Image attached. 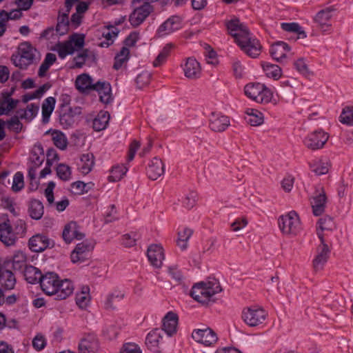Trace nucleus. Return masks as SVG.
Returning <instances> with one entry per match:
<instances>
[{"instance_id":"f257e3e1","label":"nucleus","mask_w":353,"mask_h":353,"mask_svg":"<svg viewBox=\"0 0 353 353\" xmlns=\"http://www.w3.org/2000/svg\"><path fill=\"white\" fill-rule=\"evenodd\" d=\"M42 290L48 295H55L57 299H65L74 290L72 282L68 279L60 281L57 274L48 272L40 282Z\"/></svg>"},{"instance_id":"f03ea898","label":"nucleus","mask_w":353,"mask_h":353,"mask_svg":"<svg viewBox=\"0 0 353 353\" xmlns=\"http://www.w3.org/2000/svg\"><path fill=\"white\" fill-rule=\"evenodd\" d=\"M222 290L219 280L214 276L203 277L200 281V307H212L217 301L216 295Z\"/></svg>"},{"instance_id":"7ed1b4c3","label":"nucleus","mask_w":353,"mask_h":353,"mask_svg":"<svg viewBox=\"0 0 353 353\" xmlns=\"http://www.w3.org/2000/svg\"><path fill=\"white\" fill-rule=\"evenodd\" d=\"M278 224L282 234L288 237L297 236L301 230L299 215L294 210L279 216Z\"/></svg>"},{"instance_id":"20e7f679","label":"nucleus","mask_w":353,"mask_h":353,"mask_svg":"<svg viewBox=\"0 0 353 353\" xmlns=\"http://www.w3.org/2000/svg\"><path fill=\"white\" fill-rule=\"evenodd\" d=\"M245 94L257 103L266 104L272 101L273 92L264 84L251 83L245 86Z\"/></svg>"},{"instance_id":"39448f33","label":"nucleus","mask_w":353,"mask_h":353,"mask_svg":"<svg viewBox=\"0 0 353 353\" xmlns=\"http://www.w3.org/2000/svg\"><path fill=\"white\" fill-rule=\"evenodd\" d=\"M36 50L28 42L21 43L17 52L12 54L11 60L13 64L21 69L30 65L34 59Z\"/></svg>"},{"instance_id":"423d86ee","label":"nucleus","mask_w":353,"mask_h":353,"mask_svg":"<svg viewBox=\"0 0 353 353\" xmlns=\"http://www.w3.org/2000/svg\"><path fill=\"white\" fill-rule=\"evenodd\" d=\"M267 316L266 311L256 305L245 307L241 312L243 321L250 327H256L263 324Z\"/></svg>"},{"instance_id":"0eeeda50","label":"nucleus","mask_w":353,"mask_h":353,"mask_svg":"<svg viewBox=\"0 0 353 353\" xmlns=\"http://www.w3.org/2000/svg\"><path fill=\"white\" fill-rule=\"evenodd\" d=\"M83 44L84 36L80 34H74L68 41L57 44L56 48L59 56L63 59L68 54H72L74 50L82 48Z\"/></svg>"},{"instance_id":"6e6552de","label":"nucleus","mask_w":353,"mask_h":353,"mask_svg":"<svg viewBox=\"0 0 353 353\" xmlns=\"http://www.w3.org/2000/svg\"><path fill=\"white\" fill-rule=\"evenodd\" d=\"M81 114V108L80 107H70L63 104L60 108L59 123L63 128H68L74 123L75 117Z\"/></svg>"},{"instance_id":"1a4fd4ad","label":"nucleus","mask_w":353,"mask_h":353,"mask_svg":"<svg viewBox=\"0 0 353 353\" xmlns=\"http://www.w3.org/2000/svg\"><path fill=\"white\" fill-rule=\"evenodd\" d=\"M241 49L249 57L256 58L261 52L262 46L256 39L250 37V34L236 43Z\"/></svg>"},{"instance_id":"9d476101","label":"nucleus","mask_w":353,"mask_h":353,"mask_svg":"<svg viewBox=\"0 0 353 353\" xmlns=\"http://www.w3.org/2000/svg\"><path fill=\"white\" fill-rule=\"evenodd\" d=\"M208 122L210 129L214 132H223L230 125L229 117L221 112H212Z\"/></svg>"},{"instance_id":"9b49d317","label":"nucleus","mask_w":353,"mask_h":353,"mask_svg":"<svg viewBox=\"0 0 353 353\" xmlns=\"http://www.w3.org/2000/svg\"><path fill=\"white\" fill-rule=\"evenodd\" d=\"M320 244L316 249V255L313 260V268L316 272L323 270L325 264L327 263L330 250L326 244L324 238L319 233Z\"/></svg>"},{"instance_id":"f8f14e48","label":"nucleus","mask_w":353,"mask_h":353,"mask_svg":"<svg viewBox=\"0 0 353 353\" xmlns=\"http://www.w3.org/2000/svg\"><path fill=\"white\" fill-rule=\"evenodd\" d=\"M334 9L326 8L319 11L314 17V22L319 30L323 32H330L332 30L331 19L333 16Z\"/></svg>"},{"instance_id":"ddd939ff","label":"nucleus","mask_w":353,"mask_h":353,"mask_svg":"<svg viewBox=\"0 0 353 353\" xmlns=\"http://www.w3.org/2000/svg\"><path fill=\"white\" fill-rule=\"evenodd\" d=\"M328 138L329 136L327 133L319 130L308 134L303 142L308 149L315 150L322 148L327 141Z\"/></svg>"},{"instance_id":"4468645a","label":"nucleus","mask_w":353,"mask_h":353,"mask_svg":"<svg viewBox=\"0 0 353 353\" xmlns=\"http://www.w3.org/2000/svg\"><path fill=\"white\" fill-rule=\"evenodd\" d=\"M139 3H137L134 6V10L130 16V21L133 26H139L150 14L152 6L147 2L138 6Z\"/></svg>"},{"instance_id":"2eb2a0df","label":"nucleus","mask_w":353,"mask_h":353,"mask_svg":"<svg viewBox=\"0 0 353 353\" xmlns=\"http://www.w3.org/2000/svg\"><path fill=\"white\" fill-rule=\"evenodd\" d=\"M147 257L153 268L160 269L165 259L163 247L159 244L150 245L147 250Z\"/></svg>"},{"instance_id":"dca6fc26","label":"nucleus","mask_w":353,"mask_h":353,"mask_svg":"<svg viewBox=\"0 0 353 353\" xmlns=\"http://www.w3.org/2000/svg\"><path fill=\"white\" fill-rule=\"evenodd\" d=\"M92 248V245L88 240L78 243L71 253L70 258L72 262L80 263L87 261Z\"/></svg>"},{"instance_id":"f3484780","label":"nucleus","mask_w":353,"mask_h":353,"mask_svg":"<svg viewBox=\"0 0 353 353\" xmlns=\"http://www.w3.org/2000/svg\"><path fill=\"white\" fill-rule=\"evenodd\" d=\"M79 353H99V342L96 336L88 334L83 337L78 345Z\"/></svg>"},{"instance_id":"a211bd4d","label":"nucleus","mask_w":353,"mask_h":353,"mask_svg":"<svg viewBox=\"0 0 353 353\" xmlns=\"http://www.w3.org/2000/svg\"><path fill=\"white\" fill-rule=\"evenodd\" d=\"M179 323L178 314L174 312H168L162 320V331L168 336H172L177 332Z\"/></svg>"},{"instance_id":"6ab92c4d","label":"nucleus","mask_w":353,"mask_h":353,"mask_svg":"<svg viewBox=\"0 0 353 353\" xmlns=\"http://www.w3.org/2000/svg\"><path fill=\"white\" fill-rule=\"evenodd\" d=\"M226 26L229 33L234 38L236 43L238 42V40L243 39L250 33L248 28L240 23L238 19L229 21L226 23Z\"/></svg>"},{"instance_id":"aec40b11","label":"nucleus","mask_w":353,"mask_h":353,"mask_svg":"<svg viewBox=\"0 0 353 353\" xmlns=\"http://www.w3.org/2000/svg\"><path fill=\"white\" fill-rule=\"evenodd\" d=\"M62 235L64 241L68 243H70L74 239L81 240L85 236L79 226L74 221L70 222L65 226Z\"/></svg>"},{"instance_id":"412c9836","label":"nucleus","mask_w":353,"mask_h":353,"mask_svg":"<svg viewBox=\"0 0 353 353\" xmlns=\"http://www.w3.org/2000/svg\"><path fill=\"white\" fill-rule=\"evenodd\" d=\"M218 341L215 332L206 325H200V345L214 346Z\"/></svg>"},{"instance_id":"4be33fe9","label":"nucleus","mask_w":353,"mask_h":353,"mask_svg":"<svg viewBox=\"0 0 353 353\" xmlns=\"http://www.w3.org/2000/svg\"><path fill=\"white\" fill-rule=\"evenodd\" d=\"M290 50V46L283 41H277L271 45L270 54L278 62H282L287 58V52Z\"/></svg>"},{"instance_id":"5701e85b","label":"nucleus","mask_w":353,"mask_h":353,"mask_svg":"<svg viewBox=\"0 0 353 353\" xmlns=\"http://www.w3.org/2000/svg\"><path fill=\"white\" fill-rule=\"evenodd\" d=\"M17 239L16 234L13 232L9 220H6L0 224V240L7 246L12 245Z\"/></svg>"},{"instance_id":"b1692460","label":"nucleus","mask_w":353,"mask_h":353,"mask_svg":"<svg viewBox=\"0 0 353 353\" xmlns=\"http://www.w3.org/2000/svg\"><path fill=\"white\" fill-rule=\"evenodd\" d=\"M54 187L55 183L53 181L49 182L47 188L45 190V196L50 205H54L57 210H58L59 212H61L63 211L69 205V201L68 199H63L60 201L54 203L53 194V190Z\"/></svg>"},{"instance_id":"393cba45","label":"nucleus","mask_w":353,"mask_h":353,"mask_svg":"<svg viewBox=\"0 0 353 353\" xmlns=\"http://www.w3.org/2000/svg\"><path fill=\"white\" fill-rule=\"evenodd\" d=\"M181 19L176 16H172L162 23L158 29L160 36L168 34L180 28Z\"/></svg>"},{"instance_id":"a878e982","label":"nucleus","mask_w":353,"mask_h":353,"mask_svg":"<svg viewBox=\"0 0 353 353\" xmlns=\"http://www.w3.org/2000/svg\"><path fill=\"white\" fill-rule=\"evenodd\" d=\"M326 199L325 192L323 188L313 196L311 204L315 216H319L324 212Z\"/></svg>"},{"instance_id":"bb28decb","label":"nucleus","mask_w":353,"mask_h":353,"mask_svg":"<svg viewBox=\"0 0 353 353\" xmlns=\"http://www.w3.org/2000/svg\"><path fill=\"white\" fill-rule=\"evenodd\" d=\"M68 14L69 13L63 11V9H61L59 12L56 32L59 35L65 34L71 28Z\"/></svg>"},{"instance_id":"cd10ccee","label":"nucleus","mask_w":353,"mask_h":353,"mask_svg":"<svg viewBox=\"0 0 353 353\" xmlns=\"http://www.w3.org/2000/svg\"><path fill=\"white\" fill-rule=\"evenodd\" d=\"M164 164L162 161L157 157H154L149 164L148 170L149 178L156 180L164 174Z\"/></svg>"},{"instance_id":"c85d7f7f","label":"nucleus","mask_w":353,"mask_h":353,"mask_svg":"<svg viewBox=\"0 0 353 353\" xmlns=\"http://www.w3.org/2000/svg\"><path fill=\"white\" fill-rule=\"evenodd\" d=\"M182 68L186 78L189 79H196L197 78L199 62L196 59L192 57L188 58Z\"/></svg>"},{"instance_id":"c756f323","label":"nucleus","mask_w":353,"mask_h":353,"mask_svg":"<svg viewBox=\"0 0 353 353\" xmlns=\"http://www.w3.org/2000/svg\"><path fill=\"white\" fill-rule=\"evenodd\" d=\"M48 245V239L43 235H34L29 240V247L32 251L35 252L43 251Z\"/></svg>"},{"instance_id":"7c9ffc66","label":"nucleus","mask_w":353,"mask_h":353,"mask_svg":"<svg viewBox=\"0 0 353 353\" xmlns=\"http://www.w3.org/2000/svg\"><path fill=\"white\" fill-rule=\"evenodd\" d=\"M336 228L333 219L329 216H325L319 219L316 226V232L319 238V233L324 238L325 232H332Z\"/></svg>"},{"instance_id":"2f4dec72","label":"nucleus","mask_w":353,"mask_h":353,"mask_svg":"<svg viewBox=\"0 0 353 353\" xmlns=\"http://www.w3.org/2000/svg\"><path fill=\"white\" fill-rule=\"evenodd\" d=\"M93 90H96L99 92L101 102L104 103H108L111 101V88L109 83L98 81L94 83Z\"/></svg>"},{"instance_id":"473e14b6","label":"nucleus","mask_w":353,"mask_h":353,"mask_svg":"<svg viewBox=\"0 0 353 353\" xmlns=\"http://www.w3.org/2000/svg\"><path fill=\"white\" fill-rule=\"evenodd\" d=\"M163 331L154 329L149 332L146 336L145 344L150 350H154L159 347L160 341L163 339Z\"/></svg>"},{"instance_id":"72a5a7b5","label":"nucleus","mask_w":353,"mask_h":353,"mask_svg":"<svg viewBox=\"0 0 353 353\" xmlns=\"http://www.w3.org/2000/svg\"><path fill=\"white\" fill-rule=\"evenodd\" d=\"M193 234V230L189 228H185L177 232L176 245L181 251H185L188 248V241Z\"/></svg>"},{"instance_id":"f704fd0d","label":"nucleus","mask_w":353,"mask_h":353,"mask_svg":"<svg viewBox=\"0 0 353 353\" xmlns=\"http://www.w3.org/2000/svg\"><path fill=\"white\" fill-rule=\"evenodd\" d=\"M18 103L19 101L12 99L9 93H3L0 101V114H8L17 107Z\"/></svg>"},{"instance_id":"c9c22d12","label":"nucleus","mask_w":353,"mask_h":353,"mask_svg":"<svg viewBox=\"0 0 353 353\" xmlns=\"http://www.w3.org/2000/svg\"><path fill=\"white\" fill-rule=\"evenodd\" d=\"M75 85L80 92L94 90V83L88 74H82L77 77Z\"/></svg>"},{"instance_id":"e433bc0d","label":"nucleus","mask_w":353,"mask_h":353,"mask_svg":"<svg viewBox=\"0 0 353 353\" xmlns=\"http://www.w3.org/2000/svg\"><path fill=\"white\" fill-rule=\"evenodd\" d=\"M246 121L252 126H259L263 123L264 117L262 112L256 109L248 108L245 111Z\"/></svg>"},{"instance_id":"4c0bfd02","label":"nucleus","mask_w":353,"mask_h":353,"mask_svg":"<svg viewBox=\"0 0 353 353\" xmlns=\"http://www.w3.org/2000/svg\"><path fill=\"white\" fill-rule=\"evenodd\" d=\"M23 275L26 280L32 284L37 282L40 283L43 276L38 268L32 265H26Z\"/></svg>"},{"instance_id":"58836bf2","label":"nucleus","mask_w":353,"mask_h":353,"mask_svg":"<svg viewBox=\"0 0 353 353\" xmlns=\"http://www.w3.org/2000/svg\"><path fill=\"white\" fill-rule=\"evenodd\" d=\"M0 282L6 289L12 290L15 285L16 279L11 271L1 268L0 270Z\"/></svg>"},{"instance_id":"ea45409f","label":"nucleus","mask_w":353,"mask_h":353,"mask_svg":"<svg viewBox=\"0 0 353 353\" xmlns=\"http://www.w3.org/2000/svg\"><path fill=\"white\" fill-rule=\"evenodd\" d=\"M110 116L108 112L101 111L94 119L92 125L96 131H101L107 127Z\"/></svg>"},{"instance_id":"a19ab883","label":"nucleus","mask_w":353,"mask_h":353,"mask_svg":"<svg viewBox=\"0 0 353 353\" xmlns=\"http://www.w3.org/2000/svg\"><path fill=\"white\" fill-rule=\"evenodd\" d=\"M30 216L36 220L40 219L43 214V203L37 199H32L29 205Z\"/></svg>"},{"instance_id":"79ce46f5","label":"nucleus","mask_w":353,"mask_h":353,"mask_svg":"<svg viewBox=\"0 0 353 353\" xmlns=\"http://www.w3.org/2000/svg\"><path fill=\"white\" fill-rule=\"evenodd\" d=\"M56 100L54 97H48L42 104V117H43V122L48 123L52 114L54 105H55Z\"/></svg>"},{"instance_id":"37998d69","label":"nucleus","mask_w":353,"mask_h":353,"mask_svg":"<svg viewBox=\"0 0 353 353\" xmlns=\"http://www.w3.org/2000/svg\"><path fill=\"white\" fill-rule=\"evenodd\" d=\"M90 301L88 287H83L81 291L76 295V303L81 309H85Z\"/></svg>"},{"instance_id":"c03bdc74","label":"nucleus","mask_w":353,"mask_h":353,"mask_svg":"<svg viewBox=\"0 0 353 353\" xmlns=\"http://www.w3.org/2000/svg\"><path fill=\"white\" fill-rule=\"evenodd\" d=\"M263 69L268 77L279 79L282 74L281 68L275 64L264 63L262 64Z\"/></svg>"},{"instance_id":"a18cd8bd","label":"nucleus","mask_w":353,"mask_h":353,"mask_svg":"<svg viewBox=\"0 0 353 353\" xmlns=\"http://www.w3.org/2000/svg\"><path fill=\"white\" fill-rule=\"evenodd\" d=\"M81 170L84 174L89 173L94 165V156L92 154H83L81 157Z\"/></svg>"},{"instance_id":"49530a36","label":"nucleus","mask_w":353,"mask_h":353,"mask_svg":"<svg viewBox=\"0 0 353 353\" xmlns=\"http://www.w3.org/2000/svg\"><path fill=\"white\" fill-rule=\"evenodd\" d=\"M39 105L30 104L27 106L26 110H19L17 114L21 119H25L28 121L32 120L37 114Z\"/></svg>"},{"instance_id":"de8ad7c7","label":"nucleus","mask_w":353,"mask_h":353,"mask_svg":"<svg viewBox=\"0 0 353 353\" xmlns=\"http://www.w3.org/2000/svg\"><path fill=\"white\" fill-rule=\"evenodd\" d=\"M21 16L20 10H14L10 12H6L5 10L0 11V25L6 26V23L10 19H17Z\"/></svg>"},{"instance_id":"09e8293b","label":"nucleus","mask_w":353,"mask_h":353,"mask_svg":"<svg viewBox=\"0 0 353 353\" xmlns=\"http://www.w3.org/2000/svg\"><path fill=\"white\" fill-rule=\"evenodd\" d=\"M330 163L328 161H319L311 165L312 170L316 175H323L328 172Z\"/></svg>"},{"instance_id":"8fccbe9b","label":"nucleus","mask_w":353,"mask_h":353,"mask_svg":"<svg viewBox=\"0 0 353 353\" xmlns=\"http://www.w3.org/2000/svg\"><path fill=\"white\" fill-rule=\"evenodd\" d=\"M52 139L54 144L61 150H65L68 141L65 134L60 131H54L52 133Z\"/></svg>"},{"instance_id":"3c124183","label":"nucleus","mask_w":353,"mask_h":353,"mask_svg":"<svg viewBox=\"0 0 353 353\" xmlns=\"http://www.w3.org/2000/svg\"><path fill=\"white\" fill-rule=\"evenodd\" d=\"M204 57L208 64L216 65L218 64L217 54L216 52L207 43L203 46Z\"/></svg>"},{"instance_id":"603ef678","label":"nucleus","mask_w":353,"mask_h":353,"mask_svg":"<svg viewBox=\"0 0 353 353\" xmlns=\"http://www.w3.org/2000/svg\"><path fill=\"white\" fill-rule=\"evenodd\" d=\"M173 48V45L172 43L167 44L160 52L159 55L153 61L154 67H159L166 60L168 56L170 54V50Z\"/></svg>"},{"instance_id":"864d4df0","label":"nucleus","mask_w":353,"mask_h":353,"mask_svg":"<svg viewBox=\"0 0 353 353\" xmlns=\"http://www.w3.org/2000/svg\"><path fill=\"white\" fill-rule=\"evenodd\" d=\"M130 51L127 47H123L120 52L115 57V62L113 68L119 70L121 65L128 60Z\"/></svg>"},{"instance_id":"5fc2aeb1","label":"nucleus","mask_w":353,"mask_h":353,"mask_svg":"<svg viewBox=\"0 0 353 353\" xmlns=\"http://www.w3.org/2000/svg\"><path fill=\"white\" fill-rule=\"evenodd\" d=\"M90 58H92L94 61L95 59L94 54L90 52L88 50H84L82 52L74 58V61L75 63L74 67L81 68L85 63L86 59Z\"/></svg>"},{"instance_id":"6e6d98bb","label":"nucleus","mask_w":353,"mask_h":353,"mask_svg":"<svg viewBox=\"0 0 353 353\" xmlns=\"http://www.w3.org/2000/svg\"><path fill=\"white\" fill-rule=\"evenodd\" d=\"M339 118L342 123L353 125V106L344 108Z\"/></svg>"},{"instance_id":"4d7b16f0","label":"nucleus","mask_w":353,"mask_h":353,"mask_svg":"<svg viewBox=\"0 0 353 353\" xmlns=\"http://www.w3.org/2000/svg\"><path fill=\"white\" fill-rule=\"evenodd\" d=\"M127 168L119 165L114 166L111 170L112 174L109 176L108 179L111 182L120 181L126 173Z\"/></svg>"},{"instance_id":"13d9d810","label":"nucleus","mask_w":353,"mask_h":353,"mask_svg":"<svg viewBox=\"0 0 353 353\" xmlns=\"http://www.w3.org/2000/svg\"><path fill=\"white\" fill-rule=\"evenodd\" d=\"M26 261V255L20 251L16 252L12 258V265L14 270H20Z\"/></svg>"},{"instance_id":"bf43d9fd","label":"nucleus","mask_w":353,"mask_h":353,"mask_svg":"<svg viewBox=\"0 0 353 353\" xmlns=\"http://www.w3.org/2000/svg\"><path fill=\"white\" fill-rule=\"evenodd\" d=\"M57 174L60 179L68 181L71 176L70 168L65 164L61 163L57 168Z\"/></svg>"},{"instance_id":"052dcab7","label":"nucleus","mask_w":353,"mask_h":353,"mask_svg":"<svg viewBox=\"0 0 353 353\" xmlns=\"http://www.w3.org/2000/svg\"><path fill=\"white\" fill-rule=\"evenodd\" d=\"M23 187H24V182H23V174L18 172L14 174V176L13 177L12 190L14 192H19L21 189H23Z\"/></svg>"},{"instance_id":"680f3d73","label":"nucleus","mask_w":353,"mask_h":353,"mask_svg":"<svg viewBox=\"0 0 353 353\" xmlns=\"http://www.w3.org/2000/svg\"><path fill=\"white\" fill-rule=\"evenodd\" d=\"M294 65L296 70L301 74L303 75H307L310 74L308 67L303 58H300L296 61Z\"/></svg>"},{"instance_id":"e2e57ef3","label":"nucleus","mask_w":353,"mask_h":353,"mask_svg":"<svg viewBox=\"0 0 353 353\" xmlns=\"http://www.w3.org/2000/svg\"><path fill=\"white\" fill-rule=\"evenodd\" d=\"M119 298V295L114 294L108 295L105 302V307L107 310H115L117 306V300Z\"/></svg>"},{"instance_id":"0e129e2a","label":"nucleus","mask_w":353,"mask_h":353,"mask_svg":"<svg viewBox=\"0 0 353 353\" xmlns=\"http://www.w3.org/2000/svg\"><path fill=\"white\" fill-rule=\"evenodd\" d=\"M46 341L43 336L37 334L32 341V346L37 350H41L45 347Z\"/></svg>"},{"instance_id":"69168bd1","label":"nucleus","mask_w":353,"mask_h":353,"mask_svg":"<svg viewBox=\"0 0 353 353\" xmlns=\"http://www.w3.org/2000/svg\"><path fill=\"white\" fill-rule=\"evenodd\" d=\"M121 353H142V352L137 345L126 343L121 348Z\"/></svg>"},{"instance_id":"338daca9","label":"nucleus","mask_w":353,"mask_h":353,"mask_svg":"<svg viewBox=\"0 0 353 353\" xmlns=\"http://www.w3.org/2000/svg\"><path fill=\"white\" fill-rule=\"evenodd\" d=\"M294 178L289 176L284 178L281 181V186L283 190L286 192H290L294 185Z\"/></svg>"},{"instance_id":"774afa93","label":"nucleus","mask_w":353,"mask_h":353,"mask_svg":"<svg viewBox=\"0 0 353 353\" xmlns=\"http://www.w3.org/2000/svg\"><path fill=\"white\" fill-rule=\"evenodd\" d=\"M86 185L82 181H77L71 185V192L74 194H82L85 192Z\"/></svg>"}]
</instances>
